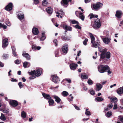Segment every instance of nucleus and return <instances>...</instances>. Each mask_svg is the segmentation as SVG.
I'll list each match as a JSON object with an SVG mask.
<instances>
[{"instance_id":"nucleus-1","label":"nucleus","mask_w":123,"mask_h":123,"mask_svg":"<svg viewBox=\"0 0 123 123\" xmlns=\"http://www.w3.org/2000/svg\"><path fill=\"white\" fill-rule=\"evenodd\" d=\"M103 6V4L102 3L98 2L95 4H91V7L92 10L97 11L101 9Z\"/></svg>"},{"instance_id":"nucleus-2","label":"nucleus","mask_w":123,"mask_h":123,"mask_svg":"<svg viewBox=\"0 0 123 123\" xmlns=\"http://www.w3.org/2000/svg\"><path fill=\"white\" fill-rule=\"evenodd\" d=\"M98 68L99 72L101 73L105 72L107 70L109 69V67L105 65H101L98 66Z\"/></svg>"},{"instance_id":"nucleus-3","label":"nucleus","mask_w":123,"mask_h":123,"mask_svg":"<svg viewBox=\"0 0 123 123\" xmlns=\"http://www.w3.org/2000/svg\"><path fill=\"white\" fill-rule=\"evenodd\" d=\"M43 70L41 68H39L37 69L36 70L31 71L29 73L30 74L32 75H35L37 76H39L42 74Z\"/></svg>"},{"instance_id":"nucleus-4","label":"nucleus","mask_w":123,"mask_h":123,"mask_svg":"<svg viewBox=\"0 0 123 123\" xmlns=\"http://www.w3.org/2000/svg\"><path fill=\"white\" fill-rule=\"evenodd\" d=\"M101 26V22L100 20L97 18L95 20L94 24L93 26V27L94 29L99 28Z\"/></svg>"},{"instance_id":"nucleus-5","label":"nucleus","mask_w":123,"mask_h":123,"mask_svg":"<svg viewBox=\"0 0 123 123\" xmlns=\"http://www.w3.org/2000/svg\"><path fill=\"white\" fill-rule=\"evenodd\" d=\"M72 0H62L61 3V5L65 7H67L68 5V3L71 2Z\"/></svg>"},{"instance_id":"nucleus-6","label":"nucleus","mask_w":123,"mask_h":123,"mask_svg":"<svg viewBox=\"0 0 123 123\" xmlns=\"http://www.w3.org/2000/svg\"><path fill=\"white\" fill-rule=\"evenodd\" d=\"M98 50L101 53V54H110V53L109 51L107 52V49L104 48L99 47L98 48Z\"/></svg>"},{"instance_id":"nucleus-7","label":"nucleus","mask_w":123,"mask_h":123,"mask_svg":"<svg viewBox=\"0 0 123 123\" xmlns=\"http://www.w3.org/2000/svg\"><path fill=\"white\" fill-rule=\"evenodd\" d=\"M51 77L52 78V81L55 83H58L59 82L60 80L57 76L53 75Z\"/></svg>"},{"instance_id":"nucleus-8","label":"nucleus","mask_w":123,"mask_h":123,"mask_svg":"<svg viewBox=\"0 0 123 123\" xmlns=\"http://www.w3.org/2000/svg\"><path fill=\"white\" fill-rule=\"evenodd\" d=\"M110 57V54H100V59H102L105 60L106 59H109Z\"/></svg>"},{"instance_id":"nucleus-9","label":"nucleus","mask_w":123,"mask_h":123,"mask_svg":"<svg viewBox=\"0 0 123 123\" xmlns=\"http://www.w3.org/2000/svg\"><path fill=\"white\" fill-rule=\"evenodd\" d=\"M9 103L10 105L13 107H16L18 105V102L14 100H11L9 102Z\"/></svg>"},{"instance_id":"nucleus-10","label":"nucleus","mask_w":123,"mask_h":123,"mask_svg":"<svg viewBox=\"0 0 123 123\" xmlns=\"http://www.w3.org/2000/svg\"><path fill=\"white\" fill-rule=\"evenodd\" d=\"M68 46L67 44H65L63 45L62 48L63 52L64 53H67L68 51Z\"/></svg>"},{"instance_id":"nucleus-11","label":"nucleus","mask_w":123,"mask_h":123,"mask_svg":"<svg viewBox=\"0 0 123 123\" xmlns=\"http://www.w3.org/2000/svg\"><path fill=\"white\" fill-rule=\"evenodd\" d=\"M122 12L120 10H117L116 12L115 16L117 18H120L122 16Z\"/></svg>"},{"instance_id":"nucleus-12","label":"nucleus","mask_w":123,"mask_h":123,"mask_svg":"<svg viewBox=\"0 0 123 123\" xmlns=\"http://www.w3.org/2000/svg\"><path fill=\"white\" fill-rule=\"evenodd\" d=\"M13 4L12 3H9L5 7V9L7 11H10L12 9Z\"/></svg>"},{"instance_id":"nucleus-13","label":"nucleus","mask_w":123,"mask_h":123,"mask_svg":"<svg viewBox=\"0 0 123 123\" xmlns=\"http://www.w3.org/2000/svg\"><path fill=\"white\" fill-rule=\"evenodd\" d=\"M8 44V42L7 39L5 38L3 39L2 45L3 47L4 48Z\"/></svg>"},{"instance_id":"nucleus-14","label":"nucleus","mask_w":123,"mask_h":123,"mask_svg":"<svg viewBox=\"0 0 123 123\" xmlns=\"http://www.w3.org/2000/svg\"><path fill=\"white\" fill-rule=\"evenodd\" d=\"M100 44L99 41L97 40L95 43L94 42V43H93V44L92 45V47L97 48L100 45Z\"/></svg>"},{"instance_id":"nucleus-15","label":"nucleus","mask_w":123,"mask_h":123,"mask_svg":"<svg viewBox=\"0 0 123 123\" xmlns=\"http://www.w3.org/2000/svg\"><path fill=\"white\" fill-rule=\"evenodd\" d=\"M32 32L33 34L35 35H37L39 33V31L37 28L34 27L32 29Z\"/></svg>"},{"instance_id":"nucleus-16","label":"nucleus","mask_w":123,"mask_h":123,"mask_svg":"<svg viewBox=\"0 0 123 123\" xmlns=\"http://www.w3.org/2000/svg\"><path fill=\"white\" fill-rule=\"evenodd\" d=\"M62 27L63 28L64 30L70 31L72 30V28L70 26H68L67 25H63Z\"/></svg>"},{"instance_id":"nucleus-17","label":"nucleus","mask_w":123,"mask_h":123,"mask_svg":"<svg viewBox=\"0 0 123 123\" xmlns=\"http://www.w3.org/2000/svg\"><path fill=\"white\" fill-rule=\"evenodd\" d=\"M77 67V64L73 63L70 65V69L72 70L75 69Z\"/></svg>"},{"instance_id":"nucleus-18","label":"nucleus","mask_w":123,"mask_h":123,"mask_svg":"<svg viewBox=\"0 0 123 123\" xmlns=\"http://www.w3.org/2000/svg\"><path fill=\"white\" fill-rule=\"evenodd\" d=\"M52 97L55 99V101L57 103H59L61 101V99L57 96L54 95L52 96Z\"/></svg>"},{"instance_id":"nucleus-19","label":"nucleus","mask_w":123,"mask_h":123,"mask_svg":"<svg viewBox=\"0 0 123 123\" xmlns=\"http://www.w3.org/2000/svg\"><path fill=\"white\" fill-rule=\"evenodd\" d=\"M96 91H99L100 90L102 87V85L99 83H97L96 85Z\"/></svg>"},{"instance_id":"nucleus-20","label":"nucleus","mask_w":123,"mask_h":123,"mask_svg":"<svg viewBox=\"0 0 123 123\" xmlns=\"http://www.w3.org/2000/svg\"><path fill=\"white\" fill-rule=\"evenodd\" d=\"M42 95L43 97L45 98L48 99L49 100L52 98L51 97H50V95L49 94H48L45 93H42Z\"/></svg>"},{"instance_id":"nucleus-21","label":"nucleus","mask_w":123,"mask_h":123,"mask_svg":"<svg viewBox=\"0 0 123 123\" xmlns=\"http://www.w3.org/2000/svg\"><path fill=\"white\" fill-rule=\"evenodd\" d=\"M89 35L91 38V43L92 44L94 43L95 42V37L93 36L92 34V33H90L89 34Z\"/></svg>"},{"instance_id":"nucleus-22","label":"nucleus","mask_w":123,"mask_h":123,"mask_svg":"<svg viewBox=\"0 0 123 123\" xmlns=\"http://www.w3.org/2000/svg\"><path fill=\"white\" fill-rule=\"evenodd\" d=\"M104 42L105 44H108L110 43L111 39L108 38L107 37H105L103 39Z\"/></svg>"},{"instance_id":"nucleus-23","label":"nucleus","mask_w":123,"mask_h":123,"mask_svg":"<svg viewBox=\"0 0 123 123\" xmlns=\"http://www.w3.org/2000/svg\"><path fill=\"white\" fill-rule=\"evenodd\" d=\"M117 93L119 95H121L123 93V87L118 88L117 91Z\"/></svg>"},{"instance_id":"nucleus-24","label":"nucleus","mask_w":123,"mask_h":123,"mask_svg":"<svg viewBox=\"0 0 123 123\" xmlns=\"http://www.w3.org/2000/svg\"><path fill=\"white\" fill-rule=\"evenodd\" d=\"M45 33V32L43 31L42 32V37L40 39V41H44L46 38V37L44 36Z\"/></svg>"},{"instance_id":"nucleus-25","label":"nucleus","mask_w":123,"mask_h":123,"mask_svg":"<svg viewBox=\"0 0 123 123\" xmlns=\"http://www.w3.org/2000/svg\"><path fill=\"white\" fill-rule=\"evenodd\" d=\"M46 10L47 12L50 14H51L53 12V9L51 7H48L46 9Z\"/></svg>"},{"instance_id":"nucleus-26","label":"nucleus","mask_w":123,"mask_h":123,"mask_svg":"<svg viewBox=\"0 0 123 123\" xmlns=\"http://www.w3.org/2000/svg\"><path fill=\"white\" fill-rule=\"evenodd\" d=\"M18 18L20 19H22L24 18V14H23L19 13L18 15Z\"/></svg>"},{"instance_id":"nucleus-27","label":"nucleus","mask_w":123,"mask_h":123,"mask_svg":"<svg viewBox=\"0 0 123 123\" xmlns=\"http://www.w3.org/2000/svg\"><path fill=\"white\" fill-rule=\"evenodd\" d=\"M79 18H80L82 21L84 20L85 16L82 12H80L79 13Z\"/></svg>"},{"instance_id":"nucleus-28","label":"nucleus","mask_w":123,"mask_h":123,"mask_svg":"<svg viewBox=\"0 0 123 123\" xmlns=\"http://www.w3.org/2000/svg\"><path fill=\"white\" fill-rule=\"evenodd\" d=\"M89 17H90V18L92 19L93 18H97L98 17V16L97 15H94L92 13H91L89 15Z\"/></svg>"},{"instance_id":"nucleus-29","label":"nucleus","mask_w":123,"mask_h":123,"mask_svg":"<svg viewBox=\"0 0 123 123\" xmlns=\"http://www.w3.org/2000/svg\"><path fill=\"white\" fill-rule=\"evenodd\" d=\"M30 65V63L26 62H25L23 63V66L25 68L29 67Z\"/></svg>"},{"instance_id":"nucleus-30","label":"nucleus","mask_w":123,"mask_h":123,"mask_svg":"<svg viewBox=\"0 0 123 123\" xmlns=\"http://www.w3.org/2000/svg\"><path fill=\"white\" fill-rule=\"evenodd\" d=\"M61 38L63 41H68L70 40V38L67 37H65L62 36L61 37Z\"/></svg>"},{"instance_id":"nucleus-31","label":"nucleus","mask_w":123,"mask_h":123,"mask_svg":"<svg viewBox=\"0 0 123 123\" xmlns=\"http://www.w3.org/2000/svg\"><path fill=\"white\" fill-rule=\"evenodd\" d=\"M103 100L104 99L100 97H97L95 99V101L98 102L101 101Z\"/></svg>"},{"instance_id":"nucleus-32","label":"nucleus","mask_w":123,"mask_h":123,"mask_svg":"<svg viewBox=\"0 0 123 123\" xmlns=\"http://www.w3.org/2000/svg\"><path fill=\"white\" fill-rule=\"evenodd\" d=\"M41 48L40 46H37L35 45H32V49H37L38 50H39Z\"/></svg>"},{"instance_id":"nucleus-33","label":"nucleus","mask_w":123,"mask_h":123,"mask_svg":"<svg viewBox=\"0 0 123 123\" xmlns=\"http://www.w3.org/2000/svg\"><path fill=\"white\" fill-rule=\"evenodd\" d=\"M23 56L25 57L27 60H29L30 59V57L29 54H22Z\"/></svg>"},{"instance_id":"nucleus-34","label":"nucleus","mask_w":123,"mask_h":123,"mask_svg":"<svg viewBox=\"0 0 123 123\" xmlns=\"http://www.w3.org/2000/svg\"><path fill=\"white\" fill-rule=\"evenodd\" d=\"M62 95L63 96L66 97L68 95V93L67 92L65 91H64L62 92Z\"/></svg>"},{"instance_id":"nucleus-35","label":"nucleus","mask_w":123,"mask_h":123,"mask_svg":"<svg viewBox=\"0 0 123 123\" xmlns=\"http://www.w3.org/2000/svg\"><path fill=\"white\" fill-rule=\"evenodd\" d=\"M112 112L109 111L107 113L106 116L108 117H111L112 115Z\"/></svg>"},{"instance_id":"nucleus-36","label":"nucleus","mask_w":123,"mask_h":123,"mask_svg":"<svg viewBox=\"0 0 123 123\" xmlns=\"http://www.w3.org/2000/svg\"><path fill=\"white\" fill-rule=\"evenodd\" d=\"M48 102L49 103V105L50 106H51L52 105L54 104V102L53 99H50L49 100Z\"/></svg>"},{"instance_id":"nucleus-37","label":"nucleus","mask_w":123,"mask_h":123,"mask_svg":"<svg viewBox=\"0 0 123 123\" xmlns=\"http://www.w3.org/2000/svg\"><path fill=\"white\" fill-rule=\"evenodd\" d=\"M0 119L2 121H4L6 120V118L4 115L1 113V116L0 117Z\"/></svg>"},{"instance_id":"nucleus-38","label":"nucleus","mask_w":123,"mask_h":123,"mask_svg":"<svg viewBox=\"0 0 123 123\" xmlns=\"http://www.w3.org/2000/svg\"><path fill=\"white\" fill-rule=\"evenodd\" d=\"M111 101L112 102H116L117 101V98H111Z\"/></svg>"},{"instance_id":"nucleus-39","label":"nucleus","mask_w":123,"mask_h":123,"mask_svg":"<svg viewBox=\"0 0 123 123\" xmlns=\"http://www.w3.org/2000/svg\"><path fill=\"white\" fill-rule=\"evenodd\" d=\"M81 77V78L83 79H87L88 78V76L85 74H82Z\"/></svg>"},{"instance_id":"nucleus-40","label":"nucleus","mask_w":123,"mask_h":123,"mask_svg":"<svg viewBox=\"0 0 123 123\" xmlns=\"http://www.w3.org/2000/svg\"><path fill=\"white\" fill-rule=\"evenodd\" d=\"M6 26L4 24H2L0 23V28H3L4 29H6Z\"/></svg>"},{"instance_id":"nucleus-41","label":"nucleus","mask_w":123,"mask_h":123,"mask_svg":"<svg viewBox=\"0 0 123 123\" xmlns=\"http://www.w3.org/2000/svg\"><path fill=\"white\" fill-rule=\"evenodd\" d=\"M21 116L25 118L26 117V113L24 111H23L21 113Z\"/></svg>"},{"instance_id":"nucleus-42","label":"nucleus","mask_w":123,"mask_h":123,"mask_svg":"<svg viewBox=\"0 0 123 123\" xmlns=\"http://www.w3.org/2000/svg\"><path fill=\"white\" fill-rule=\"evenodd\" d=\"M88 109H87L86 111L85 112V114L87 116L90 115H91V113L90 112L88 111Z\"/></svg>"},{"instance_id":"nucleus-43","label":"nucleus","mask_w":123,"mask_h":123,"mask_svg":"<svg viewBox=\"0 0 123 123\" xmlns=\"http://www.w3.org/2000/svg\"><path fill=\"white\" fill-rule=\"evenodd\" d=\"M71 23H72V24H79V23L78 22L76 21L75 20H72L71 21Z\"/></svg>"},{"instance_id":"nucleus-44","label":"nucleus","mask_w":123,"mask_h":123,"mask_svg":"<svg viewBox=\"0 0 123 123\" xmlns=\"http://www.w3.org/2000/svg\"><path fill=\"white\" fill-rule=\"evenodd\" d=\"M3 57L4 59H6L8 58L9 55L8 54H4L3 56Z\"/></svg>"},{"instance_id":"nucleus-45","label":"nucleus","mask_w":123,"mask_h":123,"mask_svg":"<svg viewBox=\"0 0 123 123\" xmlns=\"http://www.w3.org/2000/svg\"><path fill=\"white\" fill-rule=\"evenodd\" d=\"M88 41V40L87 39H85L84 40V41L83 42V44L85 45H87V42Z\"/></svg>"},{"instance_id":"nucleus-46","label":"nucleus","mask_w":123,"mask_h":123,"mask_svg":"<svg viewBox=\"0 0 123 123\" xmlns=\"http://www.w3.org/2000/svg\"><path fill=\"white\" fill-rule=\"evenodd\" d=\"M90 93L92 95H93L95 94L94 91L93 89H91L90 90Z\"/></svg>"},{"instance_id":"nucleus-47","label":"nucleus","mask_w":123,"mask_h":123,"mask_svg":"<svg viewBox=\"0 0 123 123\" xmlns=\"http://www.w3.org/2000/svg\"><path fill=\"white\" fill-rule=\"evenodd\" d=\"M42 4L44 6L47 5V2L46 1V0H44L43 1Z\"/></svg>"},{"instance_id":"nucleus-48","label":"nucleus","mask_w":123,"mask_h":123,"mask_svg":"<svg viewBox=\"0 0 123 123\" xmlns=\"http://www.w3.org/2000/svg\"><path fill=\"white\" fill-rule=\"evenodd\" d=\"M12 50L13 54H16V53L15 51L16 50L15 48L14 47H12Z\"/></svg>"},{"instance_id":"nucleus-49","label":"nucleus","mask_w":123,"mask_h":123,"mask_svg":"<svg viewBox=\"0 0 123 123\" xmlns=\"http://www.w3.org/2000/svg\"><path fill=\"white\" fill-rule=\"evenodd\" d=\"M18 85L20 88H22L24 86V85L22 84V83L21 82H19L18 83Z\"/></svg>"},{"instance_id":"nucleus-50","label":"nucleus","mask_w":123,"mask_h":123,"mask_svg":"<svg viewBox=\"0 0 123 123\" xmlns=\"http://www.w3.org/2000/svg\"><path fill=\"white\" fill-rule=\"evenodd\" d=\"M88 84L89 85H91L93 84V82L91 80L89 79L87 82Z\"/></svg>"},{"instance_id":"nucleus-51","label":"nucleus","mask_w":123,"mask_h":123,"mask_svg":"<svg viewBox=\"0 0 123 123\" xmlns=\"http://www.w3.org/2000/svg\"><path fill=\"white\" fill-rule=\"evenodd\" d=\"M14 62L16 64H20V62L19 60L17 59Z\"/></svg>"},{"instance_id":"nucleus-52","label":"nucleus","mask_w":123,"mask_h":123,"mask_svg":"<svg viewBox=\"0 0 123 123\" xmlns=\"http://www.w3.org/2000/svg\"><path fill=\"white\" fill-rule=\"evenodd\" d=\"M119 118L120 121L123 122V116H121L119 117Z\"/></svg>"},{"instance_id":"nucleus-53","label":"nucleus","mask_w":123,"mask_h":123,"mask_svg":"<svg viewBox=\"0 0 123 123\" xmlns=\"http://www.w3.org/2000/svg\"><path fill=\"white\" fill-rule=\"evenodd\" d=\"M78 25V24L75 25L74 26L76 28H77L79 29H81V27L80 26Z\"/></svg>"},{"instance_id":"nucleus-54","label":"nucleus","mask_w":123,"mask_h":123,"mask_svg":"<svg viewBox=\"0 0 123 123\" xmlns=\"http://www.w3.org/2000/svg\"><path fill=\"white\" fill-rule=\"evenodd\" d=\"M53 42L54 43V44H55V46H57V41L56 40H55L53 41Z\"/></svg>"},{"instance_id":"nucleus-55","label":"nucleus","mask_w":123,"mask_h":123,"mask_svg":"<svg viewBox=\"0 0 123 123\" xmlns=\"http://www.w3.org/2000/svg\"><path fill=\"white\" fill-rule=\"evenodd\" d=\"M56 16L58 17H60L61 18H62V16H60V13L58 12H56Z\"/></svg>"},{"instance_id":"nucleus-56","label":"nucleus","mask_w":123,"mask_h":123,"mask_svg":"<svg viewBox=\"0 0 123 123\" xmlns=\"http://www.w3.org/2000/svg\"><path fill=\"white\" fill-rule=\"evenodd\" d=\"M117 108V105L116 104H115L114 105L113 109H116Z\"/></svg>"},{"instance_id":"nucleus-57","label":"nucleus","mask_w":123,"mask_h":123,"mask_svg":"<svg viewBox=\"0 0 123 123\" xmlns=\"http://www.w3.org/2000/svg\"><path fill=\"white\" fill-rule=\"evenodd\" d=\"M34 3L35 4H37L39 3V1L38 0H33Z\"/></svg>"},{"instance_id":"nucleus-58","label":"nucleus","mask_w":123,"mask_h":123,"mask_svg":"<svg viewBox=\"0 0 123 123\" xmlns=\"http://www.w3.org/2000/svg\"><path fill=\"white\" fill-rule=\"evenodd\" d=\"M112 107L113 105L112 104H111L108 105V107L110 108V109L112 108Z\"/></svg>"},{"instance_id":"nucleus-59","label":"nucleus","mask_w":123,"mask_h":123,"mask_svg":"<svg viewBox=\"0 0 123 123\" xmlns=\"http://www.w3.org/2000/svg\"><path fill=\"white\" fill-rule=\"evenodd\" d=\"M11 81L13 82H17V80L13 78H12L11 79Z\"/></svg>"},{"instance_id":"nucleus-60","label":"nucleus","mask_w":123,"mask_h":123,"mask_svg":"<svg viewBox=\"0 0 123 123\" xmlns=\"http://www.w3.org/2000/svg\"><path fill=\"white\" fill-rule=\"evenodd\" d=\"M74 106L76 109L78 110H80L79 108L77 106H76V105H74Z\"/></svg>"},{"instance_id":"nucleus-61","label":"nucleus","mask_w":123,"mask_h":123,"mask_svg":"<svg viewBox=\"0 0 123 123\" xmlns=\"http://www.w3.org/2000/svg\"><path fill=\"white\" fill-rule=\"evenodd\" d=\"M4 66V64L1 62H0V67H3Z\"/></svg>"},{"instance_id":"nucleus-62","label":"nucleus","mask_w":123,"mask_h":123,"mask_svg":"<svg viewBox=\"0 0 123 123\" xmlns=\"http://www.w3.org/2000/svg\"><path fill=\"white\" fill-rule=\"evenodd\" d=\"M91 0H85V3H87L90 1Z\"/></svg>"},{"instance_id":"nucleus-63","label":"nucleus","mask_w":123,"mask_h":123,"mask_svg":"<svg viewBox=\"0 0 123 123\" xmlns=\"http://www.w3.org/2000/svg\"><path fill=\"white\" fill-rule=\"evenodd\" d=\"M3 112L4 113H7L8 112H9V111H8V110H4L3 111Z\"/></svg>"},{"instance_id":"nucleus-64","label":"nucleus","mask_w":123,"mask_h":123,"mask_svg":"<svg viewBox=\"0 0 123 123\" xmlns=\"http://www.w3.org/2000/svg\"><path fill=\"white\" fill-rule=\"evenodd\" d=\"M66 80L69 83H71V81L70 79H66Z\"/></svg>"}]
</instances>
